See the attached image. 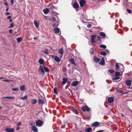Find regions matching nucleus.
Wrapping results in <instances>:
<instances>
[{
  "instance_id": "1",
  "label": "nucleus",
  "mask_w": 132,
  "mask_h": 132,
  "mask_svg": "<svg viewBox=\"0 0 132 132\" xmlns=\"http://www.w3.org/2000/svg\"><path fill=\"white\" fill-rule=\"evenodd\" d=\"M36 124L37 126L38 127H40L43 125V122L41 120H36Z\"/></svg>"
},
{
  "instance_id": "2",
  "label": "nucleus",
  "mask_w": 132,
  "mask_h": 132,
  "mask_svg": "<svg viewBox=\"0 0 132 132\" xmlns=\"http://www.w3.org/2000/svg\"><path fill=\"white\" fill-rule=\"evenodd\" d=\"M79 4L81 7H83L85 4V0H79Z\"/></svg>"
},
{
  "instance_id": "3",
  "label": "nucleus",
  "mask_w": 132,
  "mask_h": 132,
  "mask_svg": "<svg viewBox=\"0 0 132 132\" xmlns=\"http://www.w3.org/2000/svg\"><path fill=\"white\" fill-rule=\"evenodd\" d=\"M5 130L7 132H14V130L13 128H10L9 127L6 128Z\"/></svg>"
},
{
  "instance_id": "4",
  "label": "nucleus",
  "mask_w": 132,
  "mask_h": 132,
  "mask_svg": "<svg viewBox=\"0 0 132 132\" xmlns=\"http://www.w3.org/2000/svg\"><path fill=\"white\" fill-rule=\"evenodd\" d=\"M81 109L84 111H88L90 110L89 108L86 106L82 107Z\"/></svg>"
},
{
  "instance_id": "5",
  "label": "nucleus",
  "mask_w": 132,
  "mask_h": 132,
  "mask_svg": "<svg viewBox=\"0 0 132 132\" xmlns=\"http://www.w3.org/2000/svg\"><path fill=\"white\" fill-rule=\"evenodd\" d=\"M73 7L75 8L77 11H78V9L79 7V5L78 4L76 3H75L73 5Z\"/></svg>"
},
{
  "instance_id": "6",
  "label": "nucleus",
  "mask_w": 132,
  "mask_h": 132,
  "mask_svg": "<svg viewBox=\"0 0 132 132\" xmlns=\"http://www.w3.org/2000/svg\"><path fill=\"white\" fill-rule=\"evenodd\" d=\"M107 53H109V51L107 50H106V51H102L101 52L100 54L102 55L105 56L106 55Z\"/></svg>"
},
{
  "instance_id": "7",
  "label": "nucleus",
  "mask_w": 132,
  "mask_h": 132,
  "mask_svg": "<svg viewBox=\"0 0 132 132\" xmlns=\"http://www.w3.org/2000/svg\"><path fill=\"white\" fill-rule=\"evenodd\" d=\"M108 101L109 103H111L114 101V98L112 97H109L108 98Z\"/></svg>"
},
{
  "instance_id": "8",
  "label": "nucleus",
  "mask_w": 132,
  "mask_h": 132,
  "mask_svg": "<svg viewBox=\"0 0 132 132\" xmlns=\"http://www.w3.org/2000/svg\"><path fill=\"white\" fill-rule=\"evenodd\" d=\"M100 60V58H97L96 57H95L93 58L94 61L96 63H98L99 62Z\"/></svg>"
},
{
  "instance_id": "9",
  "label": "nucleus",
  "mask_w": 132,
  "mask_h": 132,
  "mask_svg": "<svg viewBox=\"0 0 132 132\" xmlns=\"http://www.w3.org/2000/svg\"><path fill=\"white\" fill-rule=\"evenodd\" d=\"M99 64L100 65H105V61H104V59L103 58L102 59L101 61L99 62Z\"/></svg>"
},
{
  "instance_id": "10",
  "label": "nucleus",
  "mask_w": 132,
  "mask_h": 132,
  "mask_svg": "<svg viewBox=\"0 0 132 132\" xmlns=\"http://www.w3.org/2000/svg\"><path fill=\"white\" fill-rule=\"evenodd\" d=\"M126 84L127 86H130L131 84V81L127 80L126 81Z\"/></svg>"
},
{
  "instance_id": "11",
  "label": "nucleus",
  "mask_w": 132,
  "mask_h": 132,
  "mask_svg": "<svg viewBox=\"0 0 132 132\" xmlns=\"http://www.w3.org/2000/svg\"><path fill=\"white\" fill-rule=\"evenodd\" d=\"M32 129L34 132H38V131L37 128L35 126H32Z\"/></svg>"
},
{
  "instance_id": "12",
  "label": "nucleus",
  "mask_w": 132,
  "mask_h": 132,
  "mask_svg": "<svg viewBox=\"0 0 132 132\" xmlns=\"http://www.w3.org/2000/svg\"><path fill=\"white\" fill-rule=\"evenodd\" d=\"M99 125V123L97 122H95L92 124V125L95 127H96Z\"/></svg>"
},
{
  "instance_id": "13",
  "label": "nucleus",
  "mask_w": 132,
  "mask_h": 132,
  "mask_svg": "<svg viewBox=\"0 0 132 132\" xmlns=\"http://www.w3.org/2000/svg\"><path fill=\"white\" fill-rule=\"evenodd\" d=\"M63 81L62 82V84L63 85H64L68 80V79L66 78H64L63 79Z\"/></svg>"
},
{
  "instance_id": "14",
  "label": "nucleus",
  "mask_w": 132,
  "mask_h": 132,
  "mask_svg": "<svg viewBox=\"0 0 132 132\" xmlns=\"http://www.w3.org/2000/svg\"><path fill=\"white\" fill-rule=\"evenodd\" d=\"M54 59L55 61L58 62H59L60 61V59L57 56H55Z\"/></svg>"
},
{
  "instance_id": "15",
  "label": "nucleus",
  "mask_w": 132,
  "mask_h": 132,
  "mask_svg": "<svg viewBox=\"0 0 132 132\" xmlns=\"http://www.w3.org/2000/svg\"><path fill=\"white\" fill-rule=\"evenodd\" d=\"M78 84V82L77 81H73L72 84V86H77Z\"/></svg>"
},
{
  "instance_id": "16",
  "label": "nucleus",
  "mask_w": 132,
  "mask_h": 132,
  "mask_svg": "<svg viewBox=\"0 0 132 132\" xmlns=\"http://www.w3.org/2000/svg\"><path fill=\"white\" fill-rule=\"evenodd\" d=\"M54 30L55 31L54 33L55 34H57L60 31V29L58 28H54Z\"/></svg>"
},
{
  "instance_id": "17",
  "label": "nucleus",
  "mask_w": 132,
  "mask_h": 132,
  "mask_svg": "<svg viewBox=\"0 0 132 132\" xmlns=\"http://www.w3.org/2000/svg\"><path fill=\"white\" fill-rule=\"evenodd\" d=\"M71 63L75 66L76 65V64L75 62V60L73 58H71L70 60Z\"/></svg>"
},
{
  "instance_id": "18",
  "label": "nucleus",
  "mask_w": 132,
  "mask_h": 132,
  "mask_svg": "<svg viewBox=\"0 0 132 132\" xmlns=\"http://www.w3.org/2000/svg\"><path fill=\"white\" fill-rule=\"evenodd\" d=\"M39 69L40 70L41 72L43 73V75H44V71L42 67V66H40Z\"/></svg>"
},
{
  "instance_id": "19",
  "label": "nucleus",
  "mask_w": 132,
  "mask_h": 132,
  "mask_svg": "<svg viewBox=\"0 0 132 132\" xmlns=\"http://www.w3.org/2000/svg\"><path fill=\"white\" fill-rule=\"evenodd\" d=\"M2 98L4 100L5 98L14 100L15 99V97L13 96L12 97H3Z\"/></svg>"
},
{
  "instance_id": "20",
  "label": "nucleus",
  "mask_w": 132,
  "mask_h": 132,
  "mask_svg": "<svg viewBox=\"0 0 132 132\" xmlns=\"http://www.w3.org/2000/svg\"><path fill=\"white\" fill-rule=\"evenodd\" d=\"M49 10L47 8L44 9L43 10V12L45 14H47L49 12Z\"/></svg>"
},
{
  "instance_id": "21",
  "label": "nucleus",
  "mask_w": 132,
  "mask_h": 132,
  "mask_svg": "<svg viewBox=\"0 0 132 132\" xmlns=\"http://www.w3.org/2000/svg\"><path fill=\"white\" fill-rule=\"evenodd\" d=\"M100 35L103 37L105 38L106 37L105 34L103 32H100Z\"/></svg>"
},
{
  "instance_id": "22",
  "label": "nucleus",
  "mask_w": 132,
  "mask_h": 132,
  "mask_svg": "<svg viewBox=\"0 0 132 132\" xmlns=\"http://www.w3.org/2000/svg\"><path fill=\"white\" fill-rule=\"evenodd\" d=\"M92 130V128L90 127H89L85 129V131L87 132H90Z\"/></svg>"
},
{
  "instance_id": "23",
  "label": "nucleus",
  "mask_w": 132,
  "mask_h": 132,
  "mask_svg": "<svg viewBox=\"0 0 132 132\" xmlns=\"http://www.w3.org/2000/svg\"><path fill=\"white\" fill-rule=\"evenodd\" d=\"M20 90L22 91H24L25 90V87L24 85H23L21 86L20 87Z\"/></svg>"
},
{
  "instance_id": "24",
  "label": "nucleus",
  "mask_w": 132,
  "mask_h": 132,
  "mask_svg": "<svg viewBox=\"0 0 132 132\" xmlns=\"http://www.w3.org/2000/svg\"><path fill=\"white\" fill-rule=\"evenodd\" d=\"M34 23L36 27L37 28L39 27L38 23L36 21H34Z\"/></svg>"
},
{
  "instance_id": "25",
  "label": "nucleus",
  "mask_w": 132,
  "mask_h": 132,
  "mask_svg": "<svg viewBox=\"0 0 132 132\" xmlns=\"http://www.w3.org/2000/svg\"><path fill=\"white\" fill-rule=\"evenodd\" d=\"M59 53L61 55H63V49L62 48H60L59 51Z\"/></svg>"
},
{
  "instance_id": "26",
  "label": "nucleus",
  "mask_w": 132,
  "mask_h": 132,
  "mask_svg": "<svg viewBox=\"0 0 132 132\" xmlns=\"http://www.w3.org/2000/svg\"><path fill=\"white\" fill-rule=\"evenodd\" d=\"M39 62L40 64H43L44 61L42 59H40L39 60Z\"/></svg>"
},
{
  "instance_id": "27",
  "label": "nucleus",
  "mask_w": 132,
  "mask_h": 132,
  "mask_svg": "<svg viewBox=\"0 0 132 132\" xmlns=\"http://www.w3.org/2000/svg\"><path fill=\"white\" fill-rule=\"evenodd\" d=\"M71 110L75 113L77 114V110L74 108H73L71 109Z\"/></svg>"
},
{
  "instance_id": "28",
  "label": "nucleus",
  "mask_w": 132,
  "mask_h": 132,
  "mask_svg": "<svg viewBox=\"0 0 132 132\" xmlns=\"http://www.w3.org/2000/svg\"><path fill=\"white\" fill-rule=\"evenodd\" d=\"M37 101L36 99L32 100L31 103L32 104H35L37 102Z\"/></svg>"
},
{
  "instance_id": "29",
  "label": "nucleus",
  "mask_w": 132,
  "mask_h": 132,
  "mask_svg": "<svg viewBox=\"0 0 132 132\" xmlns=\"http://www.w3.org/2000/svg\"><path fill=\"white\" fill-rule=\"evenodd\" d=\"M22 40V38L21 37H19L16 38V40L19 43Z\"/></svg>"
},
{
  "instance_id": "30",
  "label": "nucleus",
  "mask_w": 132,
  "mask_h": 132,
  "mask_svg": "<svg viewBox=\"0 0 132 132\" xmlns=\"http://www.w3.org/2000/svg\"><path fill=\"white\" fill-rule=\"evenodd\" d=\"M38 102L39 104H42L44 103V101L42 99L39 98L38 100Z\"/></svg>"
},
{
  "instance_id": "31",
  "label": "nucleus",
  "mask_w": 132,
  "mask_h": 132,
  "mask_svg": "<svg viewBox=\"0 0 132 132\" xmlns=\"http://www.w3.org/2000/svg\"><path fill=\"white\" fill-rule=\"evenodd\" d=\"M28 98L27 96V95H25L24 97H21L20 98V99H22V100H26Z\"/></svg>"
},
{
  "instance_id": "32",
  "label": "nucleus",
  "mask_w": 132,
  "mask_h": 132,
  "mask_svg": "<svg viewBox=\"0 0 132 132\" xmlns=\"http://www.w3.org/2000/svg\"><path fill=\"white\" fill-rule=\"evenodd\" d=\"M44 69L46 72L47 73H48L50 71L48 69L47 67H44Z\"/></svg>"
},
{
  "instance_id": "33",
  "label": "nucleus",
  "mask_w": 132,
  "mask_h": 132,
  "mask_svg": "<svg viewBox=\"0 0 132 132\" xmlns=\"http://www.w3.org/2000/svg\"><path fill=\"white\" fill-rule=\"evenodd\" d=\"M120 75V73L119 72H118V71L116 72L115 75L116 77L119 76Z\"/></svg>"
},
{
  "instance_id": "34",
  "label": "nucleus",
  "mask_w": 132,
  "mask_h": 132,
  "mask_svg": "<svg viewBox=\"0 0 132 132\" xmlns=\"http://www.w3.org/2000/svg\"><path fill=\"white\" fill-rule=\"evenodd\" d=\"M12 89L13 91H17L19 90V88H12Z\"/></svg>"
},
{
  "instance_id": "35",
  "label": "nucleus",
  "mask_w": 132,
  "mask_h": 132,
  "mask_svg": "<svg viewBox=\"0 0 132 132\" xmlns=\"http://www.w3.org/2000/svg\"><path fill=\"white\" fill-rule=\"evenodd\" d=\"M100 47H101L102 48H104V49H105L106 48V46L105 45H102V44L100 46Z\"/></svg>"
},
{
  "instance_id": "36",
  "label": "nucleus",
  "mask_w": 132,
  "mask_h": 132,
  "mask_svg": "<svg viewBox=\"0 0 132 132\" xmlns=\"http://www.w3.org/2000/svg\"><path fill=\"white\" fill-rule=\"evenodd\" d=\"M90 52L92 54H93L94 53V50L93 48H91L90 51Z\"/></svg>"
},
{
  "instance_id": "37",
  "label": "nucleus",
  "mask_w": 132,
  "mask_h": 132,
  "mask_svg": "<svg viewBox=\"0 0 132 132\" xmlns=\"http://www.w3.org/2000/svg\"><path fill=\"white\" fill-rule=\"evenodd\" d=\"M115 66L116 67V70H118L119 68V65L117 63V64H116Z\"/></svg>"
},
{
  "instance_id": "38",
  "label": "nucleus",
  "mask_w": 132,
  "mask_h": 132,
  "mask_svg": "<svg viewBox=\"0 0 132 132\" xmlns=\"http://www.w3.org/2000/svg\"><path fill=\"white\" fill-rule=\"evenodd\" d=\"M108 71L110 72V73H112L114 72V70L113 69H111L108 70Z\"/></svg>"
},
{
  "instance_id": "39",
  "label": "nucleus",
  "mask_w": 132,
  "mask_h": 132,
  "mask_svg": "<svg viewBox=\"0 0 132 132\" xmlns=\"http://www.w3.org/2000/svg\"><path fill=\"white\" fill-rule=\"evenodd\" d=\"M96 35H93L91 37V39L94 40L95 37H96Z\"/></svg>"
},
{
  "instance_id": "40",
  "label": "nucleus",
  "mask_w": 132,
  "mask_h": 132,
  "mask_svg": "<svg viewBox=\"0 0 132 132\" xmlns=\"http://www.w3.org/2000/svg\"><path fill=\"white\" fill-rule=\"evenodd\" d=\"M120 78L119 77H114L112 78V80H118Z\"/></svg>"
},
{
  "instance_id": "41",
  "label": "nucleus",
  "mask_w": 132,
  "mask_h": 132,
  "mask_svg": "<svg viewBox=\"0 0 132 132\" xmlns=\"http://www.w3.org/2000/svg\"><path fill=\"white\" fill-rule=\"evenodd\" d=\"M122 65V68L120 69V71L121 72H123L124 70V67L123 66L122 64H121Z\"/></svg>"
},
{
  "instance_id": "42",
  "label": "nucleus",
  "mask_w": 132,
  "mask_h": 132,
  "mask_svg": "<svg viewBox=\"0 0 132 132\" xmlns=\"http://www.w3.org/2000/svg\"><path fill=\"white\" fill-rule=\"evenodd\" d=\"M44 52L46 54H48V51L47 49L44 50Z\"/></svg>"
},
{
  "instance_id": "43",
  "label": "nucleus",
  "mask_w": 132,
  "mask_h": 132,
  "mask_svg": "<svg viewBox=\"0 0 132 132\" xmlns=\"http://www.w3.org/2000/svg\"><path fill=\"white\" fill-rule=\"evenodd\" d=\"M116 90H117V92H119V93H122V92H123L122 91H121V90L120 89H118V88Z\"/></svg>"
},
{
  "instance_id": "44",
  "label": "nucleus",
  "mask_w": 132,
  "mask_h": 132,
  "mask_svg": "<svg viewBox=\"0 0 132 132\" xmlns=\"http://www.w3.org/2000/svg\"><path fill=\"white\" fill-rule=\"evenodd\" d=\"M54 93H55V94H58L57 92L56 91V90L55 88L54 89Z\"/></svg>"
},
{
  "instance_id": "45",
  "label": "nucleus",
  "mask_w": 132,
  "mask_h": 132,
  "mask_svg": "<svg viewBox=\"0 0 132 132\" xmlns=\"http://www.w3.org/2000/svg\"><path fill=\"white\" fill-rule=\"evenodd\" d=\"M127 12L129 13H131V10H130L129 9H127Z\"/></svg>"
},
{
  "instance_id": "46",
  "label": "nucleus",
  "mask_w": 132,
  "mask_h": 132,
  "mask_svg": "<svg viewBox=\"0 0 132 132\" xmlns=\"http://www.w3.org/2000/svg\"><path fill=\"white\" fill-rule=\"evenodd\" d=\"M14 26V25L13 23H11L10 25V26L9 27V28H11L13 27Z\"/></svg>"
},
{
  "instance_id": "47",
  "label": "nucleus",
  "mask_w": 132,
  "mask_h": 132,
  "mask_svg": "<svg viewBox=\"0 0 132 132\" xmlns=\"http://www.w3.org/2000/svg\"><path fill=\"white\" fill-rule=\"evenodd\" d=\"M91 26V25L90 24H88L87 25V27L88 28H90Z\"/></svg>"
},
{
  "instance_id": "48",
  "label": "nucleus",
  "mask_w": 132,
  "mask_h": 132,
  "mask_svg": "<svg viewBox=\"0 0 132 132\" xmlns=\"http://www.w3.org/2000/svg\"><path fill=\"white\" fill-rule=\"evenodd\" d=\"M3 81H5L6 82H9L10 81V80L8 79H5L3 80Z\"/></svg>"
},
{
  "instance_id": "49",
  "label": "nucleus",
  "mask_w": 132,
  "mask_h": 132,
  "mask_svg": "<svg viewBox=\"0 0 132 132\" xmlns=\"http://www.w3.org/2000/svg\"><path fill=\"white\" fill-rule=\"evenodd\" d=\"M54 7L53 5H51L50 7V9L51 10L54 9Z\"/></svg>"
},
{
  "instance_id": "50",
  "label": "nucleus",
  "mask_w": 132,
  "mask_h": 132,
  "mask_svg": "<svg viewBox=\"0 0 132 132\" xmlns=\"http://www.w3.org/2000/svg\"><path fill=\"white\" fill-rule=\"evenodd\" d=\"M11 2L12 5H13L14 4V0H11Z\"/></svg>"
},
{
  "instance_id": "51",
  "label": "nucleus",
  "mask_w": 132,
  "mask_h": 132,
  "mask_svg": "<svg viewBox=\"0 0 132 132\" xmlns=\"http://www.w3.org/2000/svg\"><path fill=\"white\" fill-rule=\"evenodd\" d=\"M9 32L10 33V34H11L12 33V29H10L9 30Z\"/></svg>"
},
{
  "instance_id": "52",
  "label": "nucleus",
  "mask_w": 132,
  "mask_h": 132,
  "mask_svg": "<svg viewBox=\"0 0 132 132\" xmlns=\"http://www.w3.org/2000/svg\"><path fill=\"white\" fill-rule=\"evenodd\" d=\"M52 20L53 21H55L56 20V18L55 17H53L52 18Z\"/></svg>"
},
{
  "instance_id": "53",
  "label": "nucleus",
  "mask_w": 132,
  "mask_h": 132,
  "mask_svg": "<svg viewBox=\"0 0 132 132\" xmlns=\"http://www.w3.org/2000/svg\"><path fill=\"white\" fill-rule=\"evenodd\" d=\"M62 70L64 71H65L67 70V69L66 68H63Z\"/></svg>"
},
{
  "instance_id": "54",
  "label": "nucleus",
  "mask_w": 132,
  "mask_h": 132,
  "mask_svg": "<svg viewBox=\"0 0 132 132\" xmlns=\"http://www.w3.org/2000/svg\"><path fill=\"white\" fill-rule=\"evenodd\" d=\"M91 42L92 43H96V42L94 40L91 39Z\"/></svg>"
},
{
  "instance_id": "55",
  "label": "nucleus",
  "mask_w": 132,
  "mask_h": 132,
  "mask_svg": "<svg viewBox=\"0 0 132 132\" xmlns=\"http://www.w3.org/2000/svg\"><path fill=\"white\" fill-rule=\"evenodd\" d=\"M21 124V122H19L18 123V124L17 125V126H20Z\"/></svg>"
},
{
  "instance_id": "56",
  "label": "nucleus",
  "mask_w": 132,
  "mask_h": 132,
  "mask_svg": "<svg viewBox=\"0 0 132 132\" xmlns=\"http://www.w3.org/2000/svg\"><path fill=\"white\" fill-rule=\"evenodd\" d=\"M9 7H8V6H7V8H6V10H5V11H6V12H7V11H8V10H9Z\"/></svg>"
},
{
  "instance_id": "57",
  "label": "nucleus",
  "mask_w": 132,
  "mask_h": 132,
  "mask_svg": "<svg viewBox=\"0 0 132 132\" xmlns=\"http://www.w3.org/2000/svg\"><path fill=\"white\" fill-rule=\"evenodd\" d=\"M103 130H100L98 131L97 132H103Z\"/></svg>"
},
{
  "instance_id": "58",
  "label": "nucleus",
  "mask_w": 132,
  "mask_h": 132,
  "mask_svg": "<svg viewBox=\"0 0 132 132\" xmlns=\"http://www.w3.org/2000/svg\"><path fill=\"white\" fill-rule=\"evenodd\" d=\"M11 18V16H8L7 18L8 19H10Z\"/></svg>"
},
{
  "instance_id": "59",
  "label": "nucleus",
  "mask_w": 132,
  "mask_h": 132,
  "mask_svg": "<svg viewBox=\"0 0 132 132\" xmlns=\"http://www.w3.org/2000/svg\"><path fill=\"white\" fill-rule=\"evenodd\" d=\"M6 15H9L10 14V13L9 12H6Z\"/></svg>"
},
{
  "instance_id": "60",
  "label": "nucleus",
  "mask_w": 132,
  "mask_h": 132,
  "mask_svg": "<svg viewBox=\"0 0 132 132\" xmlns=\"http://www.w3.org/2000/svg\"><path fill=\"white\" fill-rule=\"evenodd\" d=\"M98 39V40H100L101 38V37L100 36H98L97 37Z\"/></svg>"
},
{
  "instance_id": "61",
  "label": "nucleus",
  "mask_w": 132,
  "mask_h": 132,
  "mask_svg": "<svg viewBox=\"0 0 132 132\" xmlns=\"http://www.w3.org/2000/svg\"><path fill=\"white\" fill-rule=\"evenodd\" d=\"M56 129L57 130H60L59 128V127H57V128Z\"/></svg>"
},
{
  "instance_id": "62",
  "label": "nucleus",
  "mask_w": 132,
  "mask_h": 132,
  "mask_svg": "<svg viewBox=\"0 0 132 132\" xmlns=\"http://www.w3.org/2000/svg\"><path fill=\"white\" fill-rule=\"evenodd\" d=\"M4 4H5V5H7V6H8V4H7V3H4Z\"/></svg>"
},
{
  "instance_id": "63",
  "label": "nucleus",
  "mask_w": 132,
  "mask_h": 132,
  "mask_svg": "<svg viewBox=\"0 0 132 132\" xmlns=\"http://www.w3.org/2000/svg\"><path fill=\"white\" fill-rule=\"evenodd\" d=\"M51 56H52V58H53L54 57H54H55L54 55H51Z\"/></svg>"
},
{
  "instance_id": "64",
  "label": "nucleus",
  "mask_w": 132,
  "mask_h": 132,
  "mask_svg": "<svg viewBox=\"0 0 132 132\" xmlns=\"http://www.w3.org/2000/svg\"><path fill=\"white\" fill-rule=\"evenodd\" d=\"M19 129V127H17L16 128V130H18Z\"/></svg>"
}]
</instances>
